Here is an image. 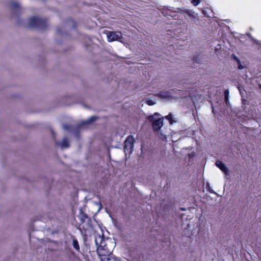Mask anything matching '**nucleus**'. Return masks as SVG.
<instances>
[{
    "label": "nucleus",
    "instance_id": "f257e3e1",
    "mask_svg": "<svg viewBox=\"0 0 261 261\" xmlns=\"http://www.w3.org/2000/svg\"><path fill=\"white\" fill-rule=\"evenodd\" d=\"M97 253L101 261H104L110 256L115 247L114 241L110 238H105L103 234H97L95 238Z\"/></svg>",
    "mask_w": 261,
    "mask_h": 261
},
{
    "label": "nucleus",
    "instance_id": "f03ea898",
    "mask_svg": "<svg viewBox=\"0 0 261 261\" xmlns=\"http://www.w3.org/2000/svg\"><path fill=\"white\" fill-rule=\"evenodd\" d=\"M148 119L152 122L153 130L156 132L159 137L162 140L166 139V135L161 129L163 125V118L158 113H154L153 115L148 117Z\"/></svg>",
    "mask_w": 261,
    "mask_h": 261
},
{
    "label": "nucleus",
    "instance_id": "7ed1b4c3",
    "mask_svg": "<svg viewBox=\"0 0 261 261\" xmlns=\"http://www.w3.org/2000/svg\"><path fill=\"white\" fill-rule=\"evenodd\" d=\"M47 26V21L35 17H33L29 20L28 27L37 28L43 30Z\"/></svg>",
    "mask_w": 261,
    "mask_h": 261
},
{
    "label": "nucleus",
    "instance_id": "20e7f679",
    "mask_svg": "<svg viewBox=\"0 0 261 261\" xmlns=\"http://www.w3.org/2000/svg\"><path fill=\"white\" fill-rule=\"evenodd\" d=\"M135 142L134 138L132 136H128L125 142L124 150L126 154H130L133 151L134 143Z\"/></svg>",
    "mask_w": 261,
    "mask_h": 261
},
{
    "label": "nucleus",
    "instance_id": "39448f33",
    "mask_svg": "<svg viewBox=\"0 0 261 261\" xmlns=\"http://www.w3.org/2000/svg\"><path fill=\"white\" fill-rule=\"evenodd\" d=\"M107 37L109 42H112L115 41H119L122 42L121 39L122 38V35L120 32H108L107 34Z\"/></svg>",
    "mask_w": 261,
    "mask_h": 261
},
{
    "label": "nucleus",
    "instance_id": "423d86ee",
    "mask_svg": "<svg viewBox=\"0 0 261 261\" xmlns=\"http://www.w3.org/2000/svg\"><path fill=\"white\" fill-rule=\"evenodd\" d=\"M216 165L223 172L225 175H228L229 171L226 165L221 161H217L215 163Z\"/></svg>",
    "mask_w": 261,
    "mask_h": 261
},
{
    "label": "nucleus",
    "instance_id": "0eeeda50",
    "mask_svg": "<svg viewBox=\"0 0 261 261\" xmlns=\"http://www.w3.org/2000/svg\"><path fill=\"white\" fill-rule=\"evenodd\" d=\"M185 17L188 21H195V20L196 19L193 12L191 10H186L185 11Z\"/></svg>",
    "mask_w": 261,
    "mask_h": 261
},
{
    "label": "nucleus",
    "instance_id": "6e6552de",
    "mask_svg": "<svg viewBox=\"0 0 261 261\" xmlns=\"http://www.w3.org/2000/svg\"><path fill=\"white\" fill-rule=\"evenodd\" d=\"M96 120V117L94 116H91L88 119L82 121L79 125V127L81 128V127H84V126L94 122Z\"/></svg>",
    "mask_w": 261,
    "mask_h": 261
},
{
    "label": "nucleus",
    "instance_id": "1a4fd4ad",
    "mask_svg": "<svg viewBox=\"0 0 261 261\" xmlns=\"http://www.w3.org/2000/svg\"><path fill=\"white\" fill-rule=\"evenodd\" d=\"M9 7L12 11H14V13H16L20 10V5L16 2H11L9 3Z\"/></svg>",
    "mask_w": 261,
    "mask_h": 261
},
{
    "label": "nucleus",
    "instance_id": "9d476101",
    "mask_svg": "<svg viewBox=\"0 0 261 261\" xmlns=\"http://www.w3.org/2000/svg\"><path fill=\"white\" fill-rule=\"evenodd\" d=\"M165 118L169 121L170 124L176 123L178 121L177 118L174 117L171 113L165 116Z\"/></svg>",
    "mask_w": 261,
    "mask_h": 261
},
{
    "label": "nucleus",
    "instance_id": "9b49d317",
    "mask_svg": "<svg viewBox=\"0 0 261 261\" xmlns=\"http://www.w3.org/2000/svg\"><path fill=\"white\" fill-rule=\"evenodd\" d=\"M158 95L162 98H169L171 97L170 93L168 91H162Z\"/></svg>",
    "mask_w": 261,
    "mask_h": 261
},
{
    "label": "nucleus",
    "instance_id": "f8f14e48",
    "mask_svg": "<svg viewBox=\"0 0 261 261\" xmlns=\"http://www.w3.org/2000/svg\"><path fill=\"white\" fill-rule=\"evenodd\" d=\"M59 145L62 148H68L69 146L68 140L66 138H64L61 142L59 143Z\"/></svg>",
    "mask_w": 261,
    "mask_h": 261
},
{
    "label": "nucleus",
    "instance_id": "ddd939ff",
    "mask_svg": "<svg viewBox=\"0 0 261 261\" xmlns=\"http://www.w3.org/2000/svg\"><path fill=\"white\" fill-rule=\"evenodd\" d=\"M72 245L73 246V247L77 250V251H79L80 250V246H79V243H78V241L76 239H73V241H72Z\"/></svg>",
    "mask_w": 261,
    "mask_h": 261
},
{
    "label": "nucleus",
    "instance_id": "4468645a",
    "mask_svg": "<svg viewBox=\"0 0 261 261\" xmlns=\"http://www.w3.org/2000/svg\"><path fill=\"white\" fill-rule=\"evenodd\" d=\"M146 103L149 106H153L155 104V102L151 99H148L146 100Z\"/></svg>",
    "mask_w": 261,
    "mask_h": 261
},
{
    "label": "nucleus",
    "instance_id": "2eb2a0df",
    "mask_svg": "<svg viewBox=\"0 0 261 261\" xmlns=\"http://www.w3.org/2000/svg\"><path fill=\"white\" fill-rule=\"evenodd\" d=\"M191 3L193 4L194 6H197L200 3V0H192Z\"/></svg>",
    "mask_w": 261,
    "mask_h": 261
},
{
    "label": "nucleus",
    "instance_id": "dca6fc26",
    "mask_svg": "<svg viewBox=\"0 0 261 261\" xmlns=\"http://www.w3.org/2000/svg\"><path fill=\"white\" fill-rule=\"evenodd\" d=\"M238 64V68L240 70L243 69L244 68V66H243L241 63V61L237 63Z\"/></svg>",
    "mask_w": 261,
    "mask_h": 261
},
{
    "label": "nucleus",
    "instance_id": "f3484780",
    "mask_svg": "<svg viewBox=\"0 0 261 261\" xmlns=\"http://www.w3.org/2000/svg\"><path fill=\"white\" fill-rule=\"evenodd\" d=\"M228 94H229L228 90H225L224 94H225V99H226L225 100H226V102L228 100Z\"/></svg>",
    "mask_w": 261,
    "mask_h": 261
},
{
    "label": "nucleus",
    "instance_id": "a211bd4d",
    "mask_svg": "<svg viewBox=\"0 0 261 261\" xmlns=\"http://www.w3.org/2000/svg\"><path fill=\"white\" fill-rule=\"evenodd\" d=\"M62 127L65 130H69L70 128V126L67 124H64L63 125Z\"/></svg>",
    "mask_w": 261,
    "mask_h": 261
},
{
    "label": "nucleus",
    "instance_id": "6ab92c4d",
    "mask_svg": "<svg viewBox=\"0 0 261 261\" xmlns=\"http://www.w3.org/2000/svg\"><path fill=\"white\" fill-rule=\"evenodd\" d=\"M96 205L98 207L97 211L99 212L102 208V205L100 202H97L96 203Z\"/></svg>",
    "mask_w": 261,
    "mask_h": 261
},
{
    "label": "nucleus",
    "instance_id": "aec40b11",
    "mask_svg": "<svg viewBox=\"0 0 261 261\" xmlns=\"http://www.w3.org/2000/svg\"><path fill=\"white\" fill-rule=\"evenodd\" d=\"M233 58L234 59V60L235 61H236V62L238 63V62H239V61H240V60L239 59V58L238 57H237L236 56H235L234 55H232Z\"/></svg>",
    "mask_w": 261,
    "mask_h": 261
},
{
    "label": "nucleus",
    "instance_id": "412c9836",
    "mask_svg": "<svg viewBox=\"0 0 261 261\" xmlns=\"http://www.w3.org/2000/svg\"><path fill=\"white\" fill-rule=\"evenodd\" d=\"M253 41L256 44L261 45V41L257 40L255 39H252Z\"/></svg>",
    "mask_w": 261,
    "mask_h": 261
},
{
    "label": "nucleus",
    "instance_id": "4be33fe9",
    "mask_svg": "<svg viewBox=\"0 0 261 261\" xmlns=\"http://www.w3.org/2000/svg\"><path fill=\"white\" fill-rule=\"evenodd\" d=\"M238 89H239V91H240V93H241V89H240V88L239 87V88H238Z\"/></svg>",
    "mask_w": 261,
    "mask_h": 261
},
{
    "label": "nucleus",
    "instance_id": "5701e85b",
    "mask_svg": "<svg viewBox=\"0 0 261 261\" xmlns=\"http://www.w3.org/2000/svg\"><path fill=\"white\" fill-rule=\"evenodd\" d=\"M259 88L261 89V84H260V85H259Z\"/></svg>",
    "mask_w": 261,
    "mask_h": 261
},
{
    "label": "nucleus",
    "instance_id": "b1692460",
    "mask_svg": "<svg viewBox=\"0 0 261 261\" xmlns=\"http://www.w3.org/2000/svg\"><path fill=\"white\" fill-rule=\"evenodd\" d=\"M181 210H182V211H184V210H185V209H184V208H181Z\"/></svg>",
    "mask_w": 261,
    "mask_h": 261
}]
</instances>
